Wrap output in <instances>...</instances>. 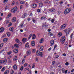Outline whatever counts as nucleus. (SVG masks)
<instances>
[{
  "mask_svg": "<svg viewBox=\"0 0 74 74\" xmlns=\"http://www.w3.org/2000/svg\"><path fill=\"white\" fill-rule=\"evenodd\" d=\"M65 40H66V37L65 36H63L61 37L60 39V42L62 44H63L65 42Z\"/></svg>",
  "mask_w": 74,
  "mask_h": 74,
  "instance_id": "1",
  "label": "nucleus"
},
{
  "mask_svg": "<svg viewBox=\"0 0 74 74\" xmlns=\"http://www.w3.org/2000/svg\"><path fill=\"white\" fill-rule=\"evenodd\" d=\"M7 62V60L6 59H4V60H0V64H5Z\"/></svg>",
  "mask_w": 74,
  "mask_h": 74,
  "instance_id": "2",
  "label": "nucleus"
},
{
  "mask_svg": "<svg viewBox=\"0 0 74 74\" xmlns=\"http://www.w3.org/2000/svg\"><path fill=\"white\" fill-rule=\"evenodd\" d=\"M64 32L66 34V36H68L70 32H71V29L70 28H68V29H65L64 30Z\"/></svg>",
  "mask_w": 74,
  "mask_h": 74,
  "instance_id": "3",
  "label": "nucleus"
},
{
  "mask_svg": "<svg viewBox=\"0 0 74 74\" xmlns=\"http://www.w3.org/2000/svg\"><path fill=\"white\" fill-rule=\"evenodd\" d=\"M18 10V8L16 6L14 7L13 8H12L11 10V12L12 13H15L17 10Z\"/></svg>",
  "mask_w": 74,
  "mask_h": 74,
  "instance_id": "4",
  "label": "nucleus"
},
{
  "mask_svg": "<svg viewBox=\"0 0 74 74\" xmlns=\"http://www.w3.org/2000/svg\"><path fill=\"white\" fill-rule=\"evenodd\" d=\"M70 11H71V10L70 8H67L65 10L64 13V14H65L66 15L68 13H69Z\"/></svg>",
  "mask_w": 74,
  "mask_h": 74,
  "instance_id": "5",
  "label": "nucleus"
},
{
  "mask_svg": "<svg viewBox=\"0 0 74 74\" xmlns=\"http://www.w3.org/2000/svg\"><path fill=\"white\" fill-rule=\"evenodd\" d=\"M67 26V24H64L62 25L60 27V29L61 30H63L64 29H65L66 28V27Z\"/></svg>",
  "mask_w": 74,
  "mask_h": 74,
  "instance_id": "6",
  "label": "nucleus"
},
{
  "mask_svg": "<svg viewBox=\"0 0 74 74\" xmlns=\"http://www.w3.org/2000/svg\"><path fill=\"white\" fill-rule=\"evenodd\" d=\"M31 53H32V51L29 50H27L26 53L27 56H29V55H30Z\"/></svg>",
  "mask_w": 74,
  "mask_h": 74,
  "instance_id": "7",
  "label": "nucleus"
},
{
  "mask_svg": "<svg viewBox=\"0 0 74 74\" xmlns=\"http://www.w3.org/2000/svg\"><path fill=\"white\" fill-rule=\"evenodd\" d=\"M37 6V5L36 3H33L31 5L32 7L33 8H36Z\"/></svg>",
  "mask_w": 74,
  "mask_h": 74,
  "instance_id": "8",
  "label": "nucleus"
},
{
  "mask_svg": "<svg viewBox=\"0 0 74 74\" xmlns=\"http://www.w3.org/2000/svg\"><path fill=\"white\" fill-rule=\"evenodd\" d=\"M64 68H62L61 69V70L62 71V72L63 73H65V74H67V70H66L65 71H64Z\"/></svg>",
  "mask_w": 74,
  "mask_h": 74,
  "instance_id": "9",
  "label": "nucleus"
},
{
  "mask_svg": "<svg viewBox=\"0 0 74 74\" xmlns=\"http://www.w3.org/2000/svg\"><path fill=\"white\" fill-rule=\"evenodd\" d=\"M44 24V23H43V25H42V27H45V29H47V27H48V25H46V24Z\"/></svg>",
  "mask_w": 74,
  "mask_h": 74,
  "instance_id": "10",
  "label": "nucleus"
},
{
  "mask_svg": "<svg viewBox=\"0 0 74 74\" xmlns=\"http://www.w3.org/2000/svg\"><path fill=\"white\" fill-rule=\"evenodd\" d=\"M22 41L23 43H25L26 42H27V38H23Z\"/></svg>",
  "mask_w": 74,
  "mask_h": 74,
  "instance_id": "11",
  "label": "nucleus"
},
{
  "mask_svg": "<svg viewBox=\"0 0 74 74\" xmlns=\"http://www.w3.org/2000/svg\"><path fill=\"white\" fill-rule=\"evenodd\" d=\"M62 35H63L62 33L60 32L58 34V37H60L62 36Z\"/></svg>",
  "mask_w": 74,
  "mask_h": 74,
  "instance_id": "12",
  "label": "nucleus"
},
{
  "mask_svg": "<svg viewBox=\"0 0 74 74\" xmlns=\"http://www.w3.org/2000/svg\"><path fill=\"white\" fill-rule=\"evenodd\" d=\"M44 41V38H42L40 40L39 42L40 44H41Z\"/></svg>",
  "mask_w": 74,
  "mask_h": 74,
  "instance_id": "13",
  "label": "nucleus"
},
{
  "mask_svg": "<svg viewBox=\"0 0 74 74\" xmlns=\"http://www.w3.org/2000/svg\"><path fill=\"white\" fill-rule=\"evenodd\" d=\"M13 52L15 53H17L18 52V49H16L13 50Z\"/></svg>",
  "mask_w": 74,
  "mask_h": 74,
  "instance_id": "14",
  "label": "nucleus"
},
{
  "mask_svg": "<svg viewBox=\"0 0 74 74\" xmlns=\"http://www.w3.org/2000/svg\"><path fill=\"white\" fill-rule=\"evenodd\" d=\"M4 31V28L2 27L0 28V33H2V32H3Z\"/></svg>",
  "mask_w": 74,
  "mask_h": 74,
  "instance_id": "15",
  "label": "nucleus"
},
{
  "mask_svg": "<svg viewBox=\"0 0 74 74\" xmlns=\"http://www.w3.org/2000/svg\"><path fill=\"white\" fill-rule=\"evenodd\" d=\"M51 42V46H52L53 44H54V42H55V41L53 40H51L50 41Z\"/></svg>",
  "mask_w": 74,
  "mask_h": 74,
  "instance_id": "16",
  "label": "nucleus"
},
{
  "mask_svg": "<svg viewBox=\"0 0 74 74\" xmlns=\"http://www.w3.org/2000/svg\"><path fill=\"white\" fill-rule=\"evenodd\" d=\"M49 11L51 12H54L55 11V9L54 8H52L50 9Z\"/></svg>",
  "mask_w": 74,
  "mask_h": 74,
  "instance_id": "17",
  "label": "nucleus"
},
{
  "mask_svg": "<svg viewBox=\"0 0 74 74\" xmlns=\"http://www.w3.org/2000/svg\"><path fill=\"white\" fill-rule=\"evenodd\" d=\"M16 17H14L13 18L12 21V22H16Z\"/></svg>",
  "mask_w": 74,
  "mask_h": 74,
  "instance_id": "18",
  "label": "nucleus"
},
{
  "mask_svg": "<svg viewBox=\"0 0 74 74\" xmlns=\"http://www.w3.org/2000/svg\"><path fill=\"white\" fill-rule=\"evenodd\" d=\"M40 51H42L44 50V46H41L39 49Z\"/></svg>",
  "mask_w": 74,
  "mask_h": 74,
  "instance_id": "19",
  "label": "nucleus"
},
{
  "mask_svg": "<svg viewBox=\"0 0 74 74\" xmlns=\"http://www.w3.org/2000/svg\"><path fill=\"white\" fill-rule=\"evenodd\" d=\"M29 42H27L26 44L25 45V48H28L29 47Z\"/></svg>",
  "mask_w": 74,
  "mask_h": 74,
  "instance_id": "20",
  "label": "nucleus"
},
{
  "mask_svg": "<svg viewBox=\"0 0 74 74\" xmlns=\"http://www.w3.org/2000/svg\"><path fill=\"white\" fill-rule=\"evenodd\" d=\"M26 15H27V13H25L22 16V18H25L26 16Z\"/></svg>",
  "mask_w": 74,
  "mask_h": 74,
  "instance_id": "21",
  "label": "nucleus"
},
{
  "mask_svg": "<svg viewBox=\"0 0 74 74\" xmlns=\"http://www.w3.org/2000/svg\"><path fill=\"white\" fill-rule=\"evenodd\" d=\"M13 68L14 70H17V66L16 64H14L13 66Z\"/></svg>",
  "mask_w": 74,
  "mask_h": 74,
  "instance_id": "22",
  "label": "nucleus"
},
{
  "mask_svg": "<svg viewBox=\"0 0 74 74\" xmlns=\"http://www.w3.org/2000/svg\"><path fill=\"white\" fill-rule=\"evenodd\" d=\"M36 36L35 34H34L32 36V40H35V39H36Z\"/></svg>",
  "mask_w": 74,
  "mask_h": 74,
  "instance_id": "23",
  "label": "nucleus"
},
{
  "mask_svg": "<svg viewBox=\"0 0 74 74\" xmlns=\"http://www.w3.org/2000/svg\"><path fill=\"white\" fill-rule=\"evenodd\" d=\"M31 45L32 47H34L35 45V42L34 41H32L31 42Z\"/></svg>",
  "mask_w": 74,
  "mask_h": 74,
  "instance_id": "24",
  "label": "nucleus"
},
{
  "mask_svg": "<svg viewBox=\"0 0 74 74\" xmlns=\"http://www.w3.org/2000/svg\"><path fill=\"white\" fill-rule=\"evenodd\" d=\"M43 6V3L42 2L40 3L39 5V7H42Z\"/></svg>",
  "mask_w": 74,
  "mask_h": 74,
  "instance_id": "25",
  "label": "nucleus"
},
{
  "mask_svg": "<svg viewBox=\"0 0 74 74\" xmlns=\"http://www.w3.org/2000/svg\"><path fill=\"white\" fill-rule=\"evenodd\" d=\"M7 40H8V38H6L3 40V42H6L7 41Z\"/></svg>",
  "mask_w": 74,
  "mask_h": 74,
  "instance_id": "26",
  "label": "nucleus"
},
{
  "mask_svg": "<svg viewBox=\"0 0 74 74\" xmlns=\"http://www.w3.org/2000/svg\"><path fill=\"white\" fill-rule=\"evenodd\" d=\"M11 15H12V14L11 13H10L8 15L7 17L8 18V19L11 18Z\"/></svg>",
  "mask_w": 74,
  "mask_h": 74,
  "instance_id": "27",
  "label": "nucleus"
},
{
  "mask_svg": "<svg viewBox=\"0 0 74 74\" xmlns=\"http://www.w3.org/2000/svg\"><path fill=\"white\" fill-rule=\"evenodd\" d=\"M18 59V57L17 56H15L14 57V58L13 59L14 61L15 62Z\"/></svg>",
  "mask_w": 74,
  "mask_h": 74,
  "instance_id": "28",
  "label": "nucleus"
},
{
  "mask_svg": "<svg viewBox=\"0 0 74 74\" xmlns=\"http://www.w3.org/2000/svg\"><path fill=\"white\" fill-rule=\"evenodd\" d=\"M14 47H15V48H19V45L16 44H15L14 45Z\"/></svg>",
  "mask_w": 74,
  "mask_h": 74,
  "instance_id": "29",
  "label": "nucleus"
},
{
  "mask_svg": "<svg viewBox=\"0 0 74 74\" xmlns=\"http://www.w3.org/2000/svg\"><path fill=\"white\" fill-rule=\"evenodd\" d=\"M68 45H69V43L68 42H65V43L64 44V45H65V47H67Z\"/></svg>",
  "mask_w": 74,
  "mask_h": 74,
  "instance_id": "30",
  "label": "nucleus"
},
{
  "mask_svg": "<svg viewBox=\"0 0 74 74\" xmlns=\"http://www.w3.org/2000/svg\"><path fill=\"white\" fill-rule=\"evenodd\" d=\"M48 34L49 36H53V34L52 32H49Z\"/></svg>",
  "mask_w": 74,
  "mask_h": 74,
  "instance_id": "31",
  "label": "nucleus"
},
{
  "mask_svg": "<svg viewBox=\"0 0 74 74\" xmlns=\"http://www.w3.org/2000/svg\"><path fill=\"white\" fill-rule=\"evenodd\" d=\"M15 41L17 43H19L20 42V41H19V40L18 39V38H16V39Z\"/></svg>",
  "mask_w": 74,
  "mask_h": 74,
  "instance_id": "32",
  "label": "nucleus"
},
{
  "mask_svg": "<svg viewBox=\"0 0 74 74\" xmlns=\"http://www.w3.org/2000/svg\"><path fill=\"white\" fill-rule=\"evenodd\" d=\"M10 31L13 32H14V27H12V28H10Z\"/></svg>",
  "mask_w": 74,
  "mask_h": 74,
  "instance_id": "33",
  "label": "nucleus"
},
{
  "mask_svg": "<svg viewBox=\"0 0 74 74\" xmlns=\"http://www.w3.org/2000/svg\"><path fill=\"white\" fill-rule=\"evenodd\" d=\"M9 73V70H7L4 73V74H8Z\"/></svg>",
  "mask_w": 74,
  "mask_h": 74,
  "instance_id": "34",
  "label": "nucleus"
},
{
  "mask_svg": "<svg viewBox=\"0 0 74 74\" xmlns=\"http://www.w3.org/2000/svg\"><path fill=\"white\" fill-rule=\"evenodd\" d=\"M39 55L40 56H41V57H42L43 56V55H42V52L40 53L39 52Z\"/></svg>",
  "mask_w": 74,
  "mask_h": 74,
  "instance_id": "35",
  "label": "nucleus"
},
{
  "mask_svg": "<svg viewBox=\"0 0 74 74\" xmlns=\"http://www.w3.org/2000/svg\"><path fill=\"white\" fill-rule=\"evenodd\" d=\"M6 33L8 37H9L11 36V34L10 33L7 32Z\"/></svg>",
  "mask_w": 74,
  "mask_h": 74,
  "instance_id": "36",
  "label": "nucleus"
},
{
  "mask_svg": "<svg viewBox=\"0 0 74 74\" xmlns=\"http://www.w3.org/2000/svg\"><path fill=\"white\" fill-rule=\"evenodd\" d=\"M12 53V52L10 51L9 52H8L7 53V54L8 55H11Z\"/></svg>",
  "mask_w": 74,
  "mask_h": 74,
  "instance_id": "37",
  "label": "nucleus"
},
{
  "mask_svg": "<svg viewBox=\"0 0 74 74\" xmlns=\"http://www.w3.org/2000/svg\"><path fill=\"white\" fill-rule=\"evenodd\" d=\"M32 34H30V35L29 36V37L28 38V40H30V38L32 37Z\"/></svg>",
  "mask_w": 74,
  "mask_h": 74,
  "instance_id": "38",
  "label": "nucleus"
},
{
  "mask_svg": "<svg viewBox=\"0 0 74 74\" xmlns=\"http://www.w3.org/2000/svg\"><path fill=\"white\" fill-rule=\"evenodd\" d=\"M38 50L36 53V55L37 56H38L39 55V52H38Z\"/></svg>",
  "mask_w": 74,
  "mask_h": 74,
  "instance_id": "39",
  "label": "nucleus"
},
{
  "mask_svg": "<svg viewBox=\"0 0 74 74\" xmlns=\"http://www.w3.org/2000/svg\"><path fill=\"white\" fill-rule=\"evenodd\" d=\"M41 11V10L40 9H37V12L38 13H40V12Z\"/></svg>",
  "mask_w": 74,
  "mask_h": 74,
  "instance_id": "40",
  "label": "nucleus"
},
{
  "mask_svg": "<svg viewBox=\"0 0 74 74\" xmlns=\"http://www.w3.org/2000/svg\"><path fill=\"white\" fill-rule=\"evenodd\" d=\"M5 67H3L2 69L1 70V71L2 72H3L4 71H5Z\"/></svg>",
  "mask_w": 74,
  "mask_h": 74,
  "instance_id": "41",
  "label": "nucleus"
},
{
  "mask_svg": "<svg viewBox=\"0 0 74 74\" xmlns=\"http://www.w3.org/2000/svg\"><path fill=\"white\" fill-rule=\"evenodd\" d=\"M59 55H56L55 56V59H58V58H59Z\"/></svg>",
  "mask_w": 74,
  "mask_h": 74,
  "instance_id": "42",
  "label": "nucleus"
},
{
  "mask_svg": "<svg viewBox=\"0 0 74 74\" xmlns=\"http://www.w3.org/2000/svg\"><path fill=\"white\" fill-rule=\"evenodd\" d=\"M23 23H21V25L19 26L20 27H23Z\"/></svg>",
  "mask_w": 74,
  "mask_h": 74,
  "instance_id": "43",
  "label": "nucleus"
},
{
  "mask_svg": "<svg viewBox=\"0 0 74 74\" xmlns=\"http://www.w3.org/2000/svg\"><path fill=\"white\" fill-rule=\"evenodd\" d=\"M18 43V45H19V46H21L22 45V42H20Z\"/></svg>",
  "mask_w": 74,
  "mask_h": 74,
  "instance_id": "44",
  "label": "nucleus"
},
{
  "mask_svg": "<svg viewBox=\"0 0 74 74\" xmlns=\"http://www.w3.org/2000/svg\"><path fill=\"white\" fill-rule=\"evenodd\" d=\"M32 52H33V53H35L36 52V49H33L32 50Z\"/></svg>",
  "mask_w": 74,
  "mask_h": 74,
  "instance_id": "45",
  "label": "nucleus"
},
{
  "mask_svg": "<svg viewBox=\"0 0 74 74\" xmlns=\"http://www.w3.org/2000/svg\"><path fill=\"white\" fill-rule=\"evenodd\" d=\"M14 71L13 70H12L10 72V74H14Z\"/></svg>",
  "mask_w": 74,
  "mask_h": 74,
  "instance_id": "46",
  "label": "nucleus"
},
{
  "mask_svg": "<svg viewBox=\"0 0 74 74\" xmlns=\"http://www.w3.org/2000/svg\"><path fill=\"white\" fill-rule=\"evenodd\" d=\"M25 2L23 1H21L20 2V3L21 4H25Z\"/></svg>",
  "mask_w": 74,
  "mask_h": 74,
  "instance_id": "47",
  "label": "nucleus"
},
{
  "mask_svg": "<svg viewBox=\"0 0 74 74\" xmlns=\"http://www.w3.org/2000/svg\"><path fill=\"white\" fill-rule=\"evenodd\" d=\"M12 57V55H10L8 58V59H11V58Z\"/></svg>",
  "mask_w": 74,
  "mask_h": 74,
  "instance_id": "48",
  "label": "nucleus"
},
{
  "mask_svg": "<svg viewBox=\"0 0 74 74\" xmlns=\"http://www.w3.org/2000/svg\"><path fill=\"white\" fill-rule=\"evenodd\" d=\"M32 21L34 23H36V20H34V19H32Z\"/></svg>",
  "mask_w": 74,
  "mask_h": 74,
  "instance_id": "49",
  "label": "nucleus"
},
{
  "mask_svg": "<svg viewBox=\"0 0 74 74\" xmlns=\"http://www.w3.org/2000/svg\"><path fill=\"white\" fill-rule=\"evenodd\" d=\"M25 59H23L22 61V64H23L25 63Z\"/></svg>",
  "mask_w": 74,
  "mask_h": 74,
  "instance_id": "50",
  "label": "nucleus"
},
{
  "mask_svg": "<svg viewBox=\"0 0 74 74\" xmlns=\"http://www.w3.org/2000/svg\"><path fill=\"white\" fill-rule=\"evenodd\" d=\"M5 10H8V6H6V7L5 8Z\"/></svg>",
  "mask_w": 74,
  "mask_h": 74,
  "instance_id": "51",
  "label": "nucleus"
},
{
  "mask_svg": "<svg viewBox=\"0 0 74 74\" xmlns=\"http://www.w3.org/2000/svg\"><path fill=\"white\" fill-rule=\"evenodd\" d=\"M20 70H21V71H22L23 70V66H22L21 68H20Z\"/></svg>",
  "mask_w": 74,
  "mask_h": 74,
  "instance_id": "52",
  "label": "nucleus"
},
{
  "mask_svg": "<svg viewBox=\"0 0 74 74\" xmlns=\"http://www.w3.org/2000/svg\"><path fill=\"white\" fill-rule=\"evenodd\" d=\"M8 63H11L12 62H11V60H8Z\"/></svg>",
  "mask_w": 74,
  "mask_h": 74,
  "instance_id": "53",
  "label": "nucleus"
},
{
  "mask_svg": "<svg viewBox=\"0 0 74 74\" xmlns=\"http://www.w3.org/2000/svg\"><path fill=\"white\" fill-rule=\"evenodd\" d=\"M15 3V1H13L12 3V5H14V4Z\"/></svg>",
  "mask_w": 74,
  "mask_h": 74,
  "instance_id": "54",
  "label": "nucleus"
},
{
  "mask_svg": "<svg viewBox=\"0 0 74 74\" xmlns=\"http://www.w3.org/2000/svg\"><path fill=\"white\" fill-rule=\"evenodd\" d=\"M73 33H72L71 34V40H72V37L73 36Z\"/></svg>",
  "mask_w": 74,
  "mask_h": 74,
  "instance_id": "55",
  "label": "nucleus"
},
{
  "mask_svg": "<svg viewBox=\"0 0 74 74\" xmlns=\"http://www.w3.org/2000/svg\"><path fill=\"white\" fill-rule=\"evenodd\" d=\"M38 60V57H36L35 58V61L36 62H37Z\"/></svg>",
  "mask_w": 74,
  "mask_h": 74,
  "instance_id": "56",
  "label": "nucleus"
},
{
  "mask_svg": "<svg viewBox=\"0 0 74 74\" xmlns=\"http://www.w3.org/2000/svg\"><path fill=\"white\" fill-rule=\"evenodd\" d=\"M20 10H22V8H23V5H21L20 6Z\"/></svg>",
  "mask_w": 74,
  "mask_h": 74,
  "instance_id": "57",
  "label": "nucleus"
},
{
  "mask_svg": "<svg viewBox=\"0 0 74 74\" xmlns=\"http://www.w3.org/2000/svg\"><path fill=\"white\" fill-rule=\"evenodd\" d=\"M54 21H55V20L54 19H51V22L52 23H54Z\"/></svg>",
  "mask_w": 74,
  "mask_h": 74,
  "instance_id": "58",
  "label": "nucleus"
},
{
  "mask_svg": "<svg viewBox=\"0 0 74 74\" xmlns=\"http://www.w3.org/2000/svg\"><path fill=\"white\" fill-rule=\"evenodd\" d=\"M8 23H9V21H8V20H6V24H8Z\"/></svg>",
  "mask_w": 74,
  "mask_h": 74,
  "instance_id": "59",
  "label": "nucleus"
},
{
  "mask_svg": "<svg viewBox=\"0 0 74 74\" xmlns=\"http://www.w3.org/2000/svg\"><path fill=\"white\" fill-rule=\"evenodd\" d=\"M12 25V24H11V23H9V25H8V27H10L11 25Z\"/></svg>",
  "mask_w": 74,
  "mask_h": 74,
  "instance_id": "60",
  "label": "nucleus"
},
{
  "mask_svg": "<svg viewBox=\"0 0 74 74\" xmlns=\"http://www.w3.org/2000/svg\"><path fill=\"white\" fill-rule=\"evenodd\" d=\"M65 64L66 66H68L69 65V62H66L65 63Z\"/></svg>",
  "mask_w": 74,
  "mask_h": 74,
  "instance_id": "61",
  "label": "nucleus"
},
{
  "mask_svg": "<svg viewBox=\"0 0 74 74\" xmlns=\"http://www.w3.org/2000/svg\"><path fill=\"white\" fill-rule=\"evenodd\" d=\"M27 66V64L26 63H25L24 65V67H26Z\"/></svg>",
  "mask_w": 74,
  "mask_h": 74,
  "instance_id": "62",
  "label": "nucleus"
},
{
  "mask_svg": "<svg viewBox=\"0 0 74 74\" xmlns=\"http://www.w3.org/2000/svg\"><path fill=\"white\" fill-rule=\"evenodd\" d=\"M8 1V0H4L3 3H5V2H7Z\"/></svg>",
  "mask_w": 74,
  "mask_h": 74,
  "instance_id": "63",
  "label": "nucleus"
},
{
  "mask_svg": "<svg viewBox=\"0 0 74 74\" xmlns=\"http://www.w3.org/2000/svg\"><path fill=\"white\" fill-rule=\"evenodd\" d=\"M48 21H51L52 20V19L51 18H48Z\"/></svg>",
  "mask_w": 74,
  "mask_h": 74,
  "instance_id": "64",
  "label": "nucleus"
}]
</instances>
